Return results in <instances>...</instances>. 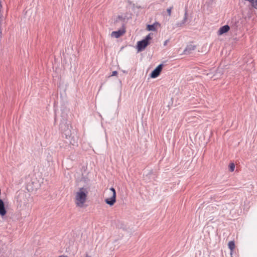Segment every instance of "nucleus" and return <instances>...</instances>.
<instances>
[{"mask_svg":"<svg viewBox=\"0 0 257 257\" xmlns=\"http://www.w3.org/2000/svg\"><path fill=\"white\" fill-rule=\"evenodd\" d=\"M87 195V191L83 187L79 188L75 195V204L80 207H82L85 203Z\"/></svg>","mask_w":257,"mask_h":257,"instance_id":"1","label":"nucleus"},{"mask_svg":"<svg viewBox=\"0 0 257 257\" xmlns=\"http://www.w3.org/2000/svg\"><path fill=\"white\" fill-rule=\"evenodd\" d=\"M104 194L106 196L104 199L105 202L110 206L113 205L116 202V192L114 188L111 187L108 189H106Z\"/></svg>","mask_w":257,"mask_h":257,"instance_id":"2","label":"nucleus"},{"mask_svg":"<svg viewBox=\"0 0 257 257\" xmlns=\"http://www.w3.org/2000/svg\"><path fill=\"white\" fill-rule=\"evenodd\" d=\"M63 120L60 124V129L62 132L66 139H69L71 136V126L69 125V124L67 123L66 119L64 115H63Z\"/></svg>","mask_w":257,"mask_h":257,"instance_id":"3","label":"nucleus"},{"mask_svg":"<svg viewBox=\"0 0 257 257\" xmlns=\"http://www.w3.org/2000/svg\"><path fill=\"white\" fill-rule=\"evenodd\" d=\"M152 39L151 34L147 35L144 39L139 41L137 44V49L139 52L144 50L145 48L149 44V41Z\"/></svg>","mask_w":257,"mask_h":257,"instance_id":"4","label":"nucleus"},{"mask_svg":"<svg viewBox=\"0 0 257 257\" xmlns=\"http://www.w3.org/2000/svg\"><path fill=\"white\" fill-rule=\"evenodd\" d=\"M163 67V64L159 65L151 73V77L153 78L157 77L160 74Z\"/></svg>","mask_w":257,"mask_h":257,"instance_id":"5","label":"nucleus"},{"mask_svg":"<svg viewBox=\"0 0 257 257\" xmlns=\"http://www.w3.org/2000/svg\"><path fill=\"white\" fill-rule=\"evenodd\" d=\"M196 48V46L192 44H189L187 46L185 49L184 51V54H190L194 51Z\"/></svg>","mask_w":257,"mask_h":257,"instance_id":"6","label":"nucleus"},{"mask_svg":"<svg viewBox=\"0 0 257 257\" xmlns=\"http://www.w3.org/2000/svg\"><path fill=\"white\" fill-rule=\"evenodd\" d=\"M229 29L230 27L228 25H224L220 28L218 31V34L219 35H221L225 33H227L229 30Z\"/></svg>","mask_w":257,"mask_h":257,"instance_id":"7","label":"nucleus"},{"mask_svg":"<svg viewBox=\"0 0 257 257\" xmlns=\"http://www.w3.org/2000/svg\"><path fill=\"white\" fill-rule=\"evenodd\" d=\"M7 213L6 209L5 207L4 201L0 199V215L3 216L6 215Z\"/></svg>","mask_w":257,"mask_h":257,"instance_id":"8","label":"nucleus"},{"mask_svg":"<svg viewBox=\"0 0 257 257\" xmlns=\"http://www.w3.org/2000/svg\"><path fill=\"white\" fill-rule=\"evenodd\" d=\"M124 33V31L122 30H118L117 31H113L111 33V36L116 38H118L122 36Z\"/></svg>","mask_w":257,"mask_h":257,"instance_id":"9","label":"nucleus"},{"mask_svg":"<svg viewBox=\"0 0 257 257\" xmlns=\"http://www.w3.org/2000/svg\"><path fill=\"white\" fill-rule=\"evenodd\" d=\"M187 20V8H186L185 14H184V19L181 22L178 23L177 24V27L182 26L183 25H184L186 23Z\"/></svg>","mask_w":257,"mask_h":257,"instance_id":"10","label":"nucleus"},{"mask_svg":"<svg viewBox=\"0 0 257 257\" xmlns=\"http://www.w3.org/2000/svg\"><path fill=\"white\" fill-rule=\"evenodd\" d=\"M147 30L148 31H155L156 30V27H155V24H153V25H148L147 26Z\"/></svg>","mask_w":257,"mask_h":257,"instance_id":"11","label":"nucleus"},{"mask_svg":"<svg viewBox=\"0 0 257 257\" xmlns=\"http://www.w3.org/2000/svg\"><path fill=\"white\" fill-rule=\"evenodd\" d=\"M228 247L231 251L233 250L235 248V244L233 241H229L228 242Z\"/></svg>","mask_w":257,"mask_h":257,"instance_id":"12","label":"nucleus"},{"mask_svg":"<svg viewBox=\"0 0 257 257\" xmlns=\"http://www.w3.org/2000/svg\"><path fill=\"white\" fill-rule=\"evenodd\" d=\"M229 170L231 171V172H233L234 170V168H235V165L234 163H230L229 164Z\"/></svg>","mask_w":257,"mask_h":257,"instance_id":"13","label":"nucleus"},{"mask_svg":"<svg viewBox=\"0 0 257 257\" xmlns=\"http://www.w3.org/2000/svg\"><path fill=\"white\" fill-rule=\"evenodd\" d=\"M251 5L254 8L257 10V0H254Z\"/></svg>","mask_w":257,"mask_h":257,"instance_id":"14","label":"nucleus"},{"mask_svg":"<svg viewBox=\"0 0 257 257\" xmlns=\"http://www.w3.org/2000/svg\"><path fill=\"white\" fill-rule=\"evenodd\" d=\"M172 8H173V7H170L167 10V13L169 16H171V11H172Z\"/></svg>","mask_w":257,"mask_h":257,"instance_id":"15","label":"nucleus"},{"mask_svg":"<svg viewBox=\"0 0 257 257\" xmlns=\"http://www.w3.org/2000/svg\"><path fill=\"white\" fill-rule=\"evenodd\" d=\"M117 72L116 71H114L112 72L111 76H115L117 75Z\"/></svg>","mask_w":257,"mask_h":257,"instance_id":"16","label":"nucleus"},{"mask_svg":"<svg viewBox=\"0 0 257 257\" xmlns=\"http://www.w3.org/2000/svg\"><path fill=\"white\" fill-rule=\"evenodd\" d=\"M169 40H167L164 42V46H166L169 42Z\"/></svg>","mask_w":257,"mask_h":257,"instance_id":"17","label":"nucleus"},{"mask_svg":"<svg viewBox=\"0 0 257 257\" xmlns=\"http://www.w3.org/2000/svg\"><path fill=\"white\" fill-rule=\"evenodd\" d=\"M117 19H122V17L121 16H118V17H117Z\"/></svg>","mask_w":257,"mask_h":257,"instance_id":"18","label":"nucleus"},{"mask_svg":"<svg viewBox=\"0 0 257 257\" xmlns=\"http://www.w3.org/2000/svg\"><path fill=\"white\" fill-rule=\"evenodd\" d=\"M217 71L219 72V73H221V70H220V68H219V69L217 70Z\"/></svg>","mask_w":257,"mask_h":257,"instance_id":"19","label":"nucleus"},{"mask_svg":"<svg viewBox=\"0 0 257 257\" xmlns=\"http://www.w3.org/2000/svg\"><path fill=\"white\" fill-rule=\"evenodd\" d=\"M59 257H68L67 256H64V255H61V256H60Z\"/></svg>","mask_w":257,"mask_h":257,"instance_id":"20","label":"nucleus"}]
</instances>
